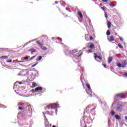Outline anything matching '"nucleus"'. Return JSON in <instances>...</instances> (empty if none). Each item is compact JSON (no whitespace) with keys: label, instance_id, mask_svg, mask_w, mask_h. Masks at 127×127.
<instances>
[{"label":"nucleus","instance_id":"obj_30","mask_svg":"<svg viewBox=\"0 0 127 127\" xmlns=\"http://www.w3.org/2000/svg\"><path fill=\"white\" fill-rule=\"evenodd\" d=\"M119 38H120V40L121 41H124V39L123 38V37H120Z\"/></svg>","mask_w":127,"mask_h":127},{"label":"nucleus","instance_id":"obj_46","mask_svg":"<svg viewBox=\"0 0 127 127\" xmlns=\"http://www.w3.org/2000/svg\"><path fill=\"white\" fill-rule=\"evenodd\" d=\"M125 120H127V116H126V117H125Z\"/></svg>","mask_w":127,"mask_h":127},{"label":"nucleus","instance_id":"obj_41","mask_svg":"<svg viewBox=\"0 0 127 127\" xmlns=\"http://www.w3.org/2000/svg\"><path fill=\"white\" fill-rule=\"evenodd\" d=\"M55 3L56 4H57V3H58V1H56L55 2Z\"/></svg>","mask_w":127,"mask_h":127},{"label":"nucleus","instance_id":"obj_20","mask_svg":"<svg viewBox=\"0 0 127 127\" xmlns=\"http://www.w3.org/2000/svg\"><path fill=\"white\" fill-rule=\"evenodd\" d=\"M110 114H111V115H112V116H115V111H112L110 112Z\"/></svg>","mask_w":127,"mask_h":127},{"label":"nucleus","instance_id":"obj_36","mask_svg":"<svg viewBox=\"0 0 127 127\" xmlns=\"http://www.w3.org/2000/svg\"><path fill=\"white\" fill-rule=\"evenodd\" d=\"M90 40H93L94 39V38H93L92 37H90Z\"/></svg>","mask_w":127,"mask_h":127},{"label":"nucleus","instance_id":"obj_22","mask_svg":"<svg viewBox=\"0 0 127 127\" xmlns=\"http://www.w3.org/2000/svg\"><path fill=\"white\" fill-rule=\"evenodd\" d=\"M33 87L34 88L35 87H36V83L35 82H33Z\"/></svg>","mask_w":127,"mask_h":127},{"label":"nucleus","instance_id":"obj_35","mask_svg":"<svg viewBox=\"0 0 127 127\" xmlns=\"http://www.w3.org/2000/svg\"><path fill=\"white\" fill-rule=\"evenodd\" d=\"M102 1H103L104 2H107L108 1V0H102Z\"/></svg>","mask_w":127,"mask_h":127},{"label":"nucleus","instance_id":"obj_42","mask_svg":"<svg viewBox=\"0 0 127 127\" xmlns=\"http://www.w3.org/2000/svg\"><path fill=\"white\" fill-rule=\"evenodd\" d=\"M52 40H54V39H57L56 38L53 37L52 38Z\"/></svg>","mask_w":127,"mask_h":127},{"label":"nucleus","instance_id":"obj_44","mask_svg":"<svg viewBox=\"0 0 127 127\" xmlns=\"http://www.w3.org/2000/svg\"><path fill=\"white\" fill-rule=\"evenodd\" d=\"M0 108H4V106H0Z\"/></svg>","mask_w":127,"mask_h":127},{"label":"nucleus","instance_id":"obj_52","mask_svg":"<svg viewBox=\"0 0 127 127\" xmlns=\"http://www.w3.org/2000/svg\"><path fill=\"white\" fill-rule=\"evenodd\" d=\"M45 37H46V38H48L47 36H45Z\"/></svg>","mask_w":127,"mask_h":127},{"label":"nucleus","instance_id":"obj_16","mask_svg":"<svg viewBox=\"0 0 127 127\" xmlns=\"http://www.w3.org/2000/svg\"><path fill=\"white\" fill-rule=\"evenodd\" d=\"M94 47L95 45H94V44H91L89 46V48H90V49H93V48H94Z\"/></svg>","mask_w":127,"mask_h":127},{"label":"nucleus","instance_id":"obj_1","mask_svg":"<svg viewBox=\"0 0 127 127\" xmlns=\"http://www.w3.org/2000/svg\"><path fill=\"white\" fill-rule=\"evenodd\" d=\"M118 102L114 101L112 104V107L113 108V110L116 111V112H119V113H122V111L124 110V105H119L118 107H115L117 106Z\"/></svg>","mask_w":127,"mask_h":127},{"label":"nucleus","instance_id":"obj_5","mask_svg":"<svg viewBox=\"0 0 127 127\" xmlns=\"http://www.w3.org/2000/svg\"><path fill=\"white\" fill-rule=\"evenodd\" d=\"M42 87H36L35 89H33L32 90V93H34V92H37L38 91H42Z\"/></svg>","mask_w":127,"mask_h":127},{"label":"nucleus","instance_id":"obj_34","mask_svg":"<svg viewBox=\"0 0 127 127\" xmlns=\"http://www.w3.org/2000/svg\"><path fill=\"white\" fill-rule=\"evenodd\" d=\"M11 61H12V60H8V61H7V62H8L9 63H11Z\"/></svg>","mask_w":127,"mask_h":127},{"label":"nucleus","instance_id":"obj_12","mask_svg":"<svg viewBox=\"0 0 127 127\" xmlns=\"http://www.w3.org/2000/svg\"><path fill=\"white\" fill-rule=\"evenodd\" d=\"M112 61H113V58H112L111 57H110L108 59L109 64H110L111 63V62H112Z\"/></svg>","mask_w":127,"mask_h":127},{"label":"nucleus","instance_id":"obj_25","mask_svg":"<svg viewBox=\"0 0 127 127\" xmlns=\"http://www.w3.org/2000/svg\"><path fill=\"white\" fill-rule=\"evenodd\" d=\"M101 8L103 10H106L107 9V7H101Z\"/></svg>","mask_w":127,"mask_h":127},{"label":"nucleus","instance_id":"obj_19","mask_svg":"<svg viewBox=\"0 0 127 127\" xmlns=\"http://www.w3.org/2000/svg\"><path fill=\"white\" fill-rule=\"evenodd\" d=\"M86 86L89 89V91H91V87L90 86V85H88V84H86Z\"/></svg>","mask_w":127,"mask_h":127},{"label":"nucleus","instance_id":"obj_15","mask_svg":"<svg viewBox=\"0 0 127 127\" xmlns=\"http://www.w3.org/2000/svg\"><path fill=\"white\" fill-rule=\"evenodd\" d=\"M94 58L95 59H96V58H98L99 60H102V58L100 56H94Z\"/></svg>","mask_w":127,"mask_h":127},{"label":"nucleus","instance_id":"obj_4","mask_svg":"<svg viewBox=\"0 0 127 127\" xmlns=\"http://www.w3.org/2000/svg\"><path fill=\"white\" fill-rule=\"evenodd\" d=\"M43 115L44 116L45 118V125L46 127H51V126H52V124L49 125V122H48V120L47 119H46V116H45V114L43 113Z\"/></svg>","mask_w":127,"mask_h":127},{"label":"nucleus","instance_id":"obj_49","mask_svg":"<svg viewBox=\"0 0 127 127\" xmlns=\"http://www.w3.org/2000/svg\"><path fill=\"white\" fill-rule=\"evenodd\" d=\"M53 127H56L55 125L53 126Z\"/></svg>","mask_w":127,"mask_h":127},{"label":"nucleus","instance_id":"obj_43","mask_svg":"<svg viewBox=\"0 0 127 127\" xmlns=\"http://www.w3.org/2000/svg\"><path fill=\"white\" fill-rule=\"evenodd\" d=\"M18 84H19V85H21V84H22V82H20L18 83Z\"/></svg>","mask_w":127,"mask_h":127},{"label":"nucleus","instance_id":"obj_50","mask_svg":"<svg viewBox=\"0 0 127 127\" xmlns=\"http://www.w3.org/2000/svg\"><path fill=\"white\" fill-rule=\"evenodd\" d=\"M67 52H68V53H70V51H67Z\"/></svg>","mask_w":127,"mask_h":127},{"label":"nucleus","instance_id":"obj_31","mask_svg":"<svg viewBox=\"0 0 127 127\" xmlns=\"http://www.w3.org/2000/svg\"><path fill=\"white\" fill-rule=\"evenodd\" d=\"M34 58H35V56H34L31 57V58H30V60H32V59H34Z\"/></svg>","mask_w":127,"mask_h":127},{"label":"nucleus","instance_id":"obj_54","mask_svg":"<svg viewBox=\"0 0 127 127\" xmlns=\"http://www.w3.org/2000/svg\"><path fill=\"white\" fill-rule=\"evenodd\" d=\"M56 112H57V110H56Z\"/></svg>","mask_w":127,"mask_h":127},{"label":"nucleus","instance_id":"obj_26","mask_svg":"<svg viewBox=\"0 0 127 127\" xmlns=\"http://www.w3.org/2000/svg\"><path fill=\"white\" fill-rule=\"evenodd\" d=\"M127 64H125V62H124V64H122V65H121V67H122V68H124V67H126V65Z\"/></svg>","mask_w":127,"mask_h":127},{"label":"nucleus","instance_id":"obj_18","mask_svg":"<svg viewBox=\"0 0 127 127\" xmlns=\"http://www.w3.org/2000/svg\"><path fill=\"white\" fill-rule=\"evenodd\" d=\"M106 34H107V35H108V36L110 35L111 33L110 32V30H107V32H106Z\"/></svg>","mask_w":127,"mask_h":127},{"label":"nucleus","instance_id":"obj_23","mask_svg":"<svg viewBox=\"0 0 127 127\" xmlns=\"http://www.w3.org/2000/svg\"><path fill=\"white\" fill-rule=\"evenodd\" d=\"M36 43H37V44H39V45H40V47L41 46V45H42V44L41 43H40V42L37 41Z\"/></svg>","mask_w":127,"mask_h":127},{"label":"nucleus","instance_id":"obj_6","mask_svg":"<svg viewBox=\"0 0 127 127\" xmlns=\"http://www.w3.org/2000/svg\"><path fill=\"white\" fill-rule=\"evenodd\" d=\"M115 97L117 99H122V98H123V97H124V94L123 93L118 94L116 95Z\"/></svg>","mask_w":127,"mask_h":127},{"label":"nucleus","instance_id":"obj_28","mask_svg":"<svg viewBox=\"0 0 127 127\" xmlns=\"http://www.w3.org/2000/svg\"><path fill=\"white\" fill-rule=\"evenodd\" d=\"M58 40H59L60 42H62V39L60 38H57Z\"/></svg>","mask_w":127,"mask_h":127},{"label":"nucleus","instance_id":"obj_40","mask_svg":"<svg viewBox=\"0 0 127 127\" xmlns=\"http://www.w3.org/2000/svg\"><path fill=\"white\" fill-rule=\"evenodd\" d=\"M24 97H25L26 98H28V97H29V95H26V96H24Z\"/></svg>","mask_w":127,"mask_h":127},{"label":"nucleus","instance_id":"obj_53","mask_svg":"<svg viewBox=\"0 0 127 127\" xmlns=\"http://www.w3.org/2000/svg\"><path fill=\"white\" fill-rule=\"evenodd\" d=\"M86 92H87V94H89V93H88V91H86Z\"/></svg>","mask_w":127,"mask_h":127},{"label":"nucleus","instance_id":"obj_3","mask_svg":"<svg viewBox=\"0 0 127 127\" xmlns=\"http://www.w3.org/2000/svg\"><path fill=\"white\" fill-rule=\"evenodd\" d=\"M78 50L75 49L71 51V54L74 56V58H79L81 55H83V53L80 54V55H78ZM75 53H77L76 54Z\"/></svg>","mask_w":127,"mask_h":127},{"label":"nucleus","instance_id":"obj_45","mask_svg":"<svg viewBox=\"0 0 127 127\" xmlns=\"http://www.w3.org/2000/svg\"><path fill=\"white\" fill-rule=\"evenodd\" d=\"M125 65H127V62H125Z\"/></svg>","mask_w":127,"mask_h":127},{"label":"nucleus","instance_id":"obj_21","mask_svg":"<svg viewBox=\"0 0 127 127\" xmlns=\"http://www.w3.org/2000/svg\"><path fill=\"white\" fill-rule=\"evenodd\" d=\"M118 46L119 47H120V48H124V47H123V46H122V45H121V44H118Z\"/></svg>","mask_w":127,"mask_h":127},{"label":"nucleus","instance_id":"obj_37","mask_svg":"<svg viewBox=\"0 0 127 127\" xmlns=\"http://www.w3.org/2000/svg\"><path fill=\"white\" fill-rule=\"evenodd\" d=\"M19 110H23V108L19 107Z\"/></svg>","mask_w":127,"mask_h":127},{"label":"nucleus","instance_id":"obj_17","mask_svg":"<svg viewBox=\"0 0 127 127\" xmlns=\"http://www.w3.org/2000/svg\"><path fill=\"white\" fill-rule=\"evenodd\" d=\"M41 59H42V57L39 56L38 59H37V61H40V60H41Z\"/></svg>","mask_w":127,"mask_h":127},{"label":"nucleus","instance_id":"obj_2","mask_svg":"<svg viewBox=\"0 0 127 127\" xmlns=\"http://www.w3.org/2000/svg\"><path fill=\"white\" fill-rule=\"evenodd\" d=\"M56 108H59V104L57 103H55V104H50L48 105L47 107V109H48V110H50V109H51V110L53 109H56Z\"/></svg>","mask_w":127,"mask_h":127},{"label":"nucleus","instance_id":"obj_13","mask_svg":"<svg viewBox=\"0 0 127 127\" xmlns=\"http://www.w3.org/2000/svg\"><path fill=\"white\" fill-rule=\"evenodd\" d=\"M42 50H46L47 48H46V47H44L43 45H41V46L40 47Z\"/></svg>","mask_w":127,"mask_h":127},{"label":"nucleus","instance_id":"obj_51","mask_svg":"<svg viewBox=\"0 0 127 127\" xmlns=\"http://www.w3.org/2000/svg\"><path fill=\"white\" fill-rule=\"evenodd\" d=\"M95 109H96V107H94V108L93 109V110H95Z\"/></svg>","mask_w":127,"mask_h":127},{"label":"nucleus","instance_id":"obj_29","mask_svg":"<svg viewBox=\"0 0 127 127\" xmlns=\"http://www.w3.org/2000/svg\"><path fill=\"white\" fill-rule=\"evenodd\" d=\"M23 62H24V61H19L17 62V63H22Z\"/></svg>","mask_w":127,"mask_h":127},{"label":"nucleus","instance_id":"obj_33","mask_svg":"<svg viewBox=\"0 0 127 127\" xmlns=\"http://www.w3.org/2000/svg\"><path fill=\"white\" fill-rule=\"evenodd\" d=\"M88 52H89V53H92V52H93V51L89 49V50H88Z\"/></svg>","mask_w":127,"mask_h":127},{"label":"nucleus","instance_id":"obj_8","mask_svg":"<svg viewBox=\"0 0 127 127\" xmlns=\"http://www.w3.org/2000/svg\"><path fill=\"white\" fill-rule=\"evenodd\" d=\"M107 25H108V28H109V29H110L111 25H112V23L110 21H108Z\"/></svg>","mask_w":127,"mask_h":127},{"label":"nucleus","instance_id":"obj_14","mask_svg":"<svg viewBox=\"0 0 127 127\" xmlns=\"http://www.w3.org/2000/svg\"><path fill=\"white\" fill-rule=\"evenodd\" d=\"M0 58H1L2 59H7V58H8V56H2V57H0Z\"/></svg>","mask_w":127,"mask_h":127},{"label":"nucleus","instance_id":"obj_39","mask_svg":"<svg viewBox=\"0 0 127 127\" xmlns=\"http://www.w3.org/2000/svg\"><path fill=\"white\" fill-rule=\"evenodd\" d=\"M103 66H104V68H106V64H103Z\"/></svg>","mask_w":127,"mask_h":127},{"label":"nucleus","instance_id":"obj_27","mask_svg":"<svg viewBox=\"0 0 127 127\" xmlns=\"http://www.w3.org/2000/svg\"><path fill=\"white\" fill-rule=\"evenodd\" d=\"M109 5H110V6H115V4L112 3H110Z\"/></svg>","mask_w":127,"mask_h":127},{"label":"nucleus","instance_id":"obj_24","mask_svg":"<svg viewBox=\"0 0 127 127\" xmlns=\"http://www.w3.org/2000/svg\"><path fill=\"white\" fill-rule=\"evenodd\" d=\"M37 64H38V63L34 64L33 65H32V68H33V67H35V66H36Z\"/></svg>","mask_w":127,"mask_h":127},{"label":"nucleus","instance_id":"obj_47","mask_svg":"<svg viewBox=\"0 0 127 127\" xmlns=\"http://www.w3.org/2000/svg\"><path fill=\"white\" fill-rule=\"evenodd\" d=\"M32 94H31L30 95H29V97H32Z\"/></svg>","mask_w":127,"mask_h":127},{"label":"nucleus","instance_id":"obj_9","mask_svg":"<svg viewBox=\"0 0 127 127\" xmlns=\"http://www.w3.org/2000/svg\"><path fill=\"white\" fill-rule=\"evenodd\" d=\"M115 118L116 120H118V121H120V120H121V119H122L121 118V117H120V116H119L118 115H116L115 116Z\"/></svg>","mask_w":127,"mask_h":127},{"label":"nucleus","instance_id":"obj_11","mask_svg":"<svg viewBox=\"0 0 127 127\" xmlns=\"http://www.w3.org/2000/svg\"><path fill=\"white\" fill-rule=\"evenodd\" d=\"M108 40L111 42L112 41H115V39H114V37L112 36L110 37V39H109Z\"/></svg>","mask_w":127,"mask_h":127},{"label":"nucleus","instance_id":"obj_48","mask_svg":"<svg viewBox=\"0 0 127 127\" xmlns=\"http://www.w3.org/2000/svg\"><path fill=\"white\" fill-rule=\"evenodd\" d=\"M90 97H93V96L92 95V94H90Z\"/></svg>","mask_w":127,"mask_h":127},{"label":"nucleus","instance_id":"obj_7","mask_svg":"<svg viewBox=\"0 0 127 127\" xmlns=\"http://www.w3.org/2000/svg\"><path fill=\"white\" fill-rule=\"evenodd\" d=\"M30 58V57L29 56H27L25 57H22L21 59V60H28Z\"/></svg>","mask_w":127,"mask_h":127},{"label":"nucleus","instance_id":"obj_38","mask_svg":"<svg viewBox=\"0 0 127 127\" xmlns=\"http://www.w3.org/2000/svg\"><path fill=\"white\" fill-rule=\"evenodd\" d=\"M105 17H106V18H108V15L105 14Z\"/></svg>","mask_w":127,"mask_h":127},{"label":"nucleus","instance_id":"obj_10","mask_svg":"<svg viewBox=\"0 0 127 127\" xmlns=\"http://www.w3.org/2000/svg\"><path fill=\"white\" fill-rule=\"evenodd\" d=\"M77 13L81 18H83V14L80 11H78Z\"/></svg>","mask_w":127,"mask_h":127},{"label":"nucleus","instance_id":"obj_32","mask_svg":"<svg viewBox=\"0 0 127 127\" xmlns=\"http://www.w3.org/2000/svg\"><path fill=\"white\" fill-rule=\"evenodd\" d=\"M118 67H122V64L119 63V64H118Z\"/></svg>","mask_w":127,"mask_h":127}]
</instances>
